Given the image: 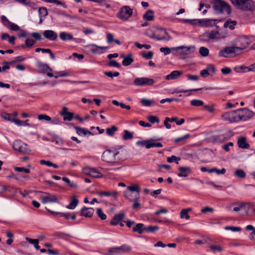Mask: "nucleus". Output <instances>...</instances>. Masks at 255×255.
Instances as JSON below:
<instances>
[{
    "mask_svg": "<svg viewBox=\"0 0 255 255\" xmlns=\"http://www.w3.org/2000/svg\"><path fill=\"white\" fill-rule=\"evenodd\" d=\"M35 43V41L32 39L27 38L25 41V43L18 45L16 47L17 48L24 49L26 47H31Z\"/></svg>",
    "mask_w": 255,
    "mask_h": 255,
    "instance_id": "nucleus-24",
    "label": "nucleus"
},
{
    "mask_svg": "<svg viewBox=\"0 0 255 255\" xmlns=\"http://www.w3.org/2000/svg\"><path fill=\"white\" fill-rule=\"evenodd\" d=\"M120 252L118 250V247L112 248L109 249L108 252V255H111L113 254H119Z\"/></svg>",
    "mask_w": 255,
    "mask_h": 255,
    "instance_id": "nucleus-64",
    "label": "nucleus"
},
{
    "mask_svg": "<svg viewBox=\"0 0 255 255\" xmlns=\"http://www.w3.org/2000/svg\"><path fill=\"white\" fill-rule=\"evenodd\" d=\"M97 194L100 197L112 196L116 199L118 193L117 191H114L113 192L110 191H99L97 192Z\"/></svg>",
    "mask_w": 255,
    "mask_h": 255,
    "instance_id": "nucleus-28",
    "label": "nucleus"
},
{
    "mask_svg": "<svg viewBox=\"0 0 255 255\" xmlns=\"http://www.w3.org/2000/svg\"><path fill=\"white\" fill-rule=\"evenodd\" d=\"M94 211L95 210L93 208L84 207L81 209L80 215L86 218H90L93 216Z\"/></svg>",
    "mask_w": 255,
    "mask_h": 255,
    "instance_id": "nucleus-16",
    "label": "nucleus"
},
{
    "mask_svg": "<svg viewBox=\"0 0 255 255\" xmlns=\"http://www.w3.org/2000/svg\"><path fill=\"white\" fill-rule=\"evenodd\" d=\"M133 138V134L131 132L128 130H124V134L123 135V139L125 140L130 139Z\"/></svg>",
    "mask_w": 255,
    "mask_h": 255,
    "instance_id": "nucleus-52",
    "label": "nucleus"
},
{
    "mask_svg": "<svg viewBox=\"0 0 255 255\" xmlns=\"http://www.w3.org/2000/svg\"><path fill=\"white\" fill-rule=\"evenodd\" d=\"M183 73V71L174 70L171 72L169 74L165 76L166 80H175L178 78Z\"/></svg>",
    "mask_w": 255,
    "mask_h": 255,
    "instance_id": "nucleus-18",
    "label": "nucleus"
},
{
    "mask_svg": "<svg viewBox=\"0 0 255 255\" xmlns=\"http://www.w3.org/2000/svg\"><path fill=\"white\" fill-rule=\"evenodd\" d=\"M98 216L102 220L107 218V215L103 212L101 208H98L96 211Z\"/></svg>",
    "mask_w": 255,
    "mask_h": 255,
    "instance_id": "nucleus-49",
    "label": "nucleus"
},
{
    "mask_svg": "<svg viewBox=\"0 0 255 255\" xmlns=\"http://www.w3.org/2000/svg\"><path fill=\"white\" fill-rule=\"evenodd\" d=\"M145 232L149 233H153L155 231H157L159 230V227L158 226H149L148 227H145Z\"/></svg>",
    "mask_w": 255,
    "mask_h": 255,
    "instance_id": "nucleus-51",
    "label": "nucleus"
},
{
    "mask_svg": "<svg viewBox=\"0 0 255 255\" xmlns=\"http://www.w3.org/2000/svg\"><path fill=\"white\" fill-rule=\"evenodd\" d=\"M199 53L202 56L206 57L209 55V50L205 47H201L199 49Z\"/></svg>",
    "mask_w": 255,
    "mask_h": 255,
    "instance_id": "nucleus-48",
    "label": "nucleus"
},
{
    "mask_svg": "<svg viewBox=\"0 0 255 255\" xmlns=\"http://www.w3.org/2000/svg\"><path fill=\"white\" fill-rule=\"evenodd\" d=\"M148 120L150 123L152 124L155 123H158L159 122V119L157 117L154 116H149L148 117Z\"/></svg>",
    "mask_w": 255,
    "mask_h": 255,
    "instance_id": "nucleus-59",
    "label": "nucleus"
},
{
    "mask_svg": "<svg viewBox=\"0 0 255 255\" xmlns=\"http://www.w3.org/2000/svg\"><path fill=\"white\" fill-rule=\"evenodd\" d=\"M145 227L143 224L138 223L133 228L132 231L133 232H137L139 234H142L143 232H145Z\"/></svg>",
    "mask_w": 255,
    "mask_h": 255,
    "instance_id": "nucleus-27",
    "label": "nucleus"
},
{
    "mask_svg": "<svg viewBox=\"0 0 255 255\" xmlns=\"http://www.w3.org/2000/svg\"><path fill=\"white\" fill-rule=\"evenodd\" d=\"M4 25L11 30L17 31L20 29V27L17 24L12 23L11 21H8V25H6L5 23Z\"/></svg>",
    "mask_w": 255,
    "mask_h": 255,
    "instance_id": "nucleus-42",
    "label": "nucleus"
},
{
    "mask_svg": "<svg viewBox=\"0 0 255 255\" xmlns=\"http://www.w3.org/2000/svg\"><path fill=\"white\" fill-rule=\"evenodd\" d=\"M154 83L153 79L146 77L136 78L133 81V84L137 86H151Z\"/></svg>",
    "mask_w": 255,
    "mask_h": 255,
    "instance_id": "nucleus-10",
    "label": "nucleus"
},
{
    "mask_svg": "<svg viewBox=\"0 0 255 255\" xmlns=\"http://www.w3.org/2000/svg\"><path fill=\"white\" fill-rule=\"evenodd\" d=\"M190 136L189 134H186L184 136L180 137H178L174 139V142L175 143H177L179 142H182L188 138Z\"/></svg>",
    "mask_w": 255,
    "mask_h": 255,
    "instance_id": "nucleus-55",
    "label": "nucleus"
},
{
    "mask_svg": "<svg viewBox=\"0 0 255 255\" xmlns=\"http://www.w3.org/2000/svg\"><path fill=\"white\" fill-rule=\"evenodd\" d=\"M38 119L39 120H45L46 121H50L51 120V118L49 116L44 114L39 115Z\"/></svg>",
    "mask_w": 255,
    "mask_h": 255,
    "instance_id": "nucleus-62",
    "label": "nucleus"
},
{
    "mask_svg": "<svg viewBox=\"0 0 255 255\" xmlns=\"http://www.w3.org/2000/svg\"><path fill=\"white\" fill-rule=\"evenodd\" d=\"M238 49L239 48L235 46L226 47L219 51V56L226 58L235 56L239 54Z\"/></svg>",
    "mask_w": 255,
    "mask_h": 255,
    "instance_id": "nucleus-5",
    "label": "nucleus"
},
{
    "mask_svg": "<svg viewBox=\"0 0 255 255\" xmlns=\"http://www.w3.org/2000/svg\"><path fill=\"white\" fill-rule=\"evenodd\" d=\"M210 250L214 253L221 252L223 251V248L220 246L211 245L209 247Z\"/></svg>",
    "mask_w": 255,
    "mask_h": 255,
    "instance_id": "nucleus-44",
    "label": "nucleus"
},
{
    "mask_svg": "<svg viewBox=\"0 0 255 255\" xmlns=\"http://www.w3.org/2000/svg\"><path fill=\"white\" fill-rule=\"evenodd\" d=\"M107 41L108 43H111L113 42H115L118 45H120L121 44V42L118 39H114V35L112 33H108L107 34Z\"/></svg>",
    "mask_w": 255,
    "mask_h": 255,
    "instance_id": "nucleus-30",
    "label": "nucleus"
},
{
    "mask_svg": "<svg viewBox=\"0 0 255 255\" xmlns=\"http://www.w3.org/2000/svg\"><path fill=\"white\" fill-rule=\"evenodd\" d=\"M38 68L41 73L46 74L49 77H53L54 75L51 73L52 69L47 64L40 63L38 65Z\"/></svg>",
    "mask_w": 255,
    "mask_h": 255,
    "instance_id": "nucleus-13",
    "label": "nucleus"
},
{
    "mask_svg": "<svg viewBox=\"0 0 255 255\" xmlns=\"http://www.w3.org/2000/svg\"><path fill=\"white\" fill-rule=\"evenodd\" d=\"M39 16L41 18L42 16H45L47 15L48 12L47 8L45 7H41L38 9Z\"/></svg>",
    "mask_w": 255,
    "mask_h": 255,
    "instance_id": "nucleus-50",
    "label": "nucleus"
},
{
    "mask_svg": "<svg viewBox=\"0 0 255 255\" xmlns=\"http://www.w3.org/2000/svg\"><path fill=\"white\" fill-rule=\"evenodd\" d=\"M140 103L142 106L147 107L150 106L152 104L154 103V101L146 99H142L140 101Z\"/></svg>",
    "mask_w": 255,
    "mask_h": 255,
    "instance_id": "nucleus-54",
    "label": "nucleus"
},
{
    "mask_svg": "<svg viewBox=\"0 0 255 255\" xmlns=\"http://www.w3.org/2000/svg\"><path fill=\"white\" fill-rule=\"evenodd\" d=\"M82 173L87 176L94 178H101L103 174L95 168L85 167L82 169Z\"/></svg>",
    "mask_w": 255,
    "mask_h": 255,
    "instance_id": "nucleus-8",
    "label": "nucleus"
},
{
    "mask_svg": "<svg viewBox=\"0 0 255 255\" xmlns=\"http://www.w3.org/2000/svg\"><path fill=\"white\" fill-rule=\"evenodd\" d=\"M14 170L17 172H24L26 173H29L30 172V170L29 169L26 168H24L23 167H21L15 166L14 167Z\"/></svg>",
    "mask_w": 255,
    "mask_h": 255,
    "instance_id": "nucleus-56",
    "label": "nucleus"
},
{
    "mask_svg": "<svg viewBox=\"0 0 255 255\" xmlns=\"http://www.w3.org/2000/svg\"><path fill=\"white\" fill-rule=\"evenodd\" d=\"M118 130V128L115 126H112L110 128L106 129V133L108 135L113 136L115 132Z\"/></svg>",
    "mask_w": 255,
    "mask_h": 255,
    "instance_id": "nucleus-41",
    "label": "nucleus"
},
{
    "mask_svg": "<svg viewBox=\"0 0 255 255\" xmlns=\"http://www.w3.org/2000/svg\"><path fill=\"white\" fill-rule=\"evenodd\" d=\"M213 5L214 10L219 13H225L229 14L231 12L230 5L222 0H214Z\"/></svg>",
    "mask_w": 255,
    "mask_h": 255,
    "instance_id": "nucleus-2",
    "label": "nucleus"
},
{
    "mask_svg": "<svg viewBox=\"0 0 255 255\" xmlns=\"http://www.w3.org/2000/svg\"><path fill=\"white\" fill-rule=\"evenodd\" d=\"M180 160V157H177L175 155H172L171 157H169L167 158V161L169 163H171V162H173L174 161H176V160H177L176 162L177 164L178 163V161Z\"/></svg>",
    "mask_w": 255,
    "mask_h": 255,
    "instance_id": "nucleus-58",
    "label": "nucleus"
},
{
    "mask_svg": "<svg viewBox=\"0 0 255 255\" xmlns=\"http://www.w3.org/2000/svg\"><path fill=\"white\" fill-rule=\"evenodd\" d=\"M136 194L133 192H126L125 193V197L129 201L131 202L134 201V199H135Z\"/></svg>",
    "mask_w": 255,
    "mask_h": 255,
    "instance_id": "nucleus-38",
    "label": "nucleus"
},
{
    "mask_svg": "<svg viewBox=\"0 0 255 255\" xmlns=\"http://www.w3.org/2000/svg\"><path fill=\"white\" fill-rule=\"evenodd\" d=\"M108 66L111 67H115L117 68H120L121 64L115 60H111L108 63Z\"/></svg>",
    "mask_w": 255,
    "mask_h": 255,
    "instance_id": "nucleus-61",
    "label": "nucleus"
},
{
    "mask_svg": "<svg viewBox=\"0 0 255 255\" xmlns=\"http://www.w3.org/2000/svg\"><path fill=\"white\" fill-rule=\"evenodd\" d=\"M65 183L69 187L72 188H77L78 186L77 184L71 181L69 178L65 177Z\"/></svg>",
    "mask_w": 255,
    "mask_h": 255,
    "instance_id": "nucleus-43",
    "label": "nucleus"
},
{
    "mask_svg": "<svg viewBox=\"0 0 255 255\" xmlns=\"http://www.w3.org/2000/svg\"><path fill=\"white\" fill-rule=\"evenodd\" d=\"M237 22L236 21L228 19L224 23V26L225 27H229L230 29L233 30L235 28V26Z\"/></svg>",
    "mask_w": 255,
    "mask_h": 255,
    "instance_id": "nucleus-37",
    "label": "nucleus"
},
{
    "mask_svg": "<svg viewBox=\"0 0 255 255\" xmlns=\"http://www.w3.org/2000/svg\"><path fill=\"white\" fill-rule=\"evenodd\" d=\"M128 189L129 190L128 192H135V193H138L139 194L140 193V187L138 184H133L132 185L128 187Z\"/></svg>",
    "mask_w": 255,
    "mask_h": 255,
    "instance_id": "nucleus-36",
    "label": "nucleus"
},
{
    "mask_svg": "<svg viewBox=\"0 0 255 255\" xmlns=\"http://www.w3.org/2000/svg\"><path fill=\"white\" fill-rule=\"evenodd\" d=\"M75 129H76L77 133L79 135H93V133L91 131H90L86 129L80 128L79 127H75Z\"/></svg>",
    "mask_w": 255,
    "mask_h": 255,
    "instance_id": "nucleus-25",
    "label": "nucleus"
},
{
    "mask_svg": "<svg viewBox=\"0 0 255 255\" xmlns=\"http://www.w3.org/2000/svg\"><path fill=\"white\" fill-rule=\"evenodd\" d=\"M68 109L65 107V121H71L74 118V113L67 111Z\"/></svg>",
    "mask_w": 255,
    "mask_h": 255,
    "instance_id": "nucleus-45",
    "label": "nucleus"
},
{
    "mask_svg": "<svg viewBox=\"0 0 255 255\" xmlns=\"http://www.w3.org/2000/svg\"><path fill=\"white\" fill-rule=\"evenodd\" d=\"M238 43L240 46H236L239 48L238 51L239 53L240 52L246 48L250 44V40L249 39L245 36H242L238 39Z\"/></svg>",
    "mask_w": 255,
    "mask_h": 255,
    "instance_id": "nucleus-14",
    "label": "nucleus"
},
{
    "mask_svg": "<svg viewBox=\"0 0 255 255\" xmlns=\"http://www.w3.org/2000/svg\"><path fill=\"white\" fill-rule=\"evenodd\" d=\"M234 174L235 176L240 178H244L246 176V172L242 169L236 170Z\"/></svg>",
    "mask_w": 255,
    "mask_h": 255,
    "instance_id": "nucleus-40",
    "label": "nucleus"
},
{
    "mask_svg": "<svg viewBox=\"0 0 255 255\" xmlns=\"http://www.w3.org/2000/svg\"><path fill=\"white\" fill-rule=\"evenodd\" d=\"M238 145L243 149H248L250 147V144L247 142L246 138L243 136L239 137Z\"/></svg>",
    "mask_w": 255,
    "mask_h": 255,
    "instance_id": "nucleus-21",
    "label": "nucleus"
},
{
    "mask_svg": "<svg viewBox=\"0 0 255 255\" xmlns=\"http://www.w3.org/2000/svg\"><path fill=\"white\" fill-rule=\"evenodd\" d=\"M154 17V12L151 9L148 10L143 15V18L147 21H151L153 19Z\"/></svg>",
    "mask_w": 255,
    "mask_h": 255,
    "instance_id": "nucleus-33",
    "label": "nucleus"
},
{
    "mask_svg": "<svg viewBox=\"0 0 255 255\" xmlns=\"http://www.w3.org/2000/svg\"><path fill=\"white\" fill-rule=\"evenodd\" d=\"M25 239L30 244L33 245L36 250H39L40 249V246L38 245L39 240L38 239H32L28 237H26Z\"/></svg>",
    "mask_w": 255,
    "mask_h": 255,
    "instance_id": "nucleus-39",
    "label": "nucleus"
},
{
    "mask_svg": "<svg viewBox=\"0 0 255 255\" xmlns=\"http://www.w3.org/2000/svg\"><path fill=\"white\" fill-rule=\"evenodd\" d=\"M12 147L14 150L22 154H28L30 150L27 147V144L23 143L20 140L14 141Z\"/></svg>",
    "mask_w": 255,
    "mask_h": 255,
    "instance_id": "nucleus-9",
    "label": "nucleus"
},
{
    "mask_svg": "<svg viewBox=\"0 0 255 255\" xmlns=\"http://www.w3.org/2000/svg\"><path fill=\"white\" fill-rule=\"evenodd\" d=\"M250 66L247 67L244 65L237 66L235 67L234 70L237 73L249 72Z\"/></svg>",
    "mask_w": 255,
    "mask_h": 255,
    "instance_id": "nucleus-35",
    "label": "nucleus"
},
{
    "mask_svg": "<svg viewBox=\"0 0 255 255\" xmlns=\"http://www.w3.org/2000/svg\"><path fill=\"white\" fill-rule=\"evenodd\" d=\"M219 34L218 31L216 30H212L211 32H206L204 34V35L207 37L208 40H213L215 39H218L219 37L218 35Z\"/></svg>",
    "mask_w": 255,
    "mask_h": 255,
    "instance_id": "nucleus-26",
    "label": "nucleus"
},
{
    "mask_svg": "<svg viewBox=\"0 0 255 255\" xmlns=\"http://www.w3.org/2000/svg\"><path fill=\"white\" fill-rule=\"evenodd\" d=\"M118 249L120 252L121 251L123 252H128L130 251L131 250V248L129 246H128V245H124L121 247H118Z\"/></svg>",
    "mask_w": 255,
    "mask_h": 255,
    "instance_id": "nucleus-57",
    "label": "nucleus"
},
{
    "mask_svg": "<svg viewBox=\"0 0 255 255\" xmlns=\"http://www.w3.org/2000/svg\"><path fill=\"white\" fill-rule=\"evenodd\" d=\"M191 211V208H189L187 209H182L180 214V217L181 219H186L187 220L189 219L190 216L188 214V212Z\"/></svg>",
    "mask_w": 255,
    "mask_h": 255,
    "instance_id": "nucleus-31",
    "label": "nucleus"
},
{
    "mask_svg": "<svg viewBox=\"0 0 255 255\" xmlns=\"http://www.w3.org/2000/svg\"><path fill=\"white\" fill-rule=\"evenodd\" d=\"M108 47L99 46L95 44L92 45V52L96 54H101L104 53L106 51V50L108 49Z\"/></svg>",
    "mask_w": 255,
    "mask_h": 255,
    "instance_id": "nucleus-23",
    "label": "nucleus"
},
{
    "mask_svg": "<svg viewBox=\"0 0 255 255\" xmlns=\"http://www.w3.org/2000/svg\"><path fill=\"white\" fill-rule=\"evenodd\" d=\"M70 203L66 206V208L69 209H74L76 208L79 203V200L76 195H72L69 198Z\"/></svg>",
    "mask_w": 255,
    "mask_h": 255,
    "instance_id": "nucleus-19",
    "label": "nucleus"
},
{
    "mask_svg": "<svg viewBox=\"0 0 255 255\" xmlns=\"http://www.w3.org/2000/svg\"><path fill=\"white\" fill-rule=\"evenodd\" d=\"M1 117L8 121L12 122L13 117H12V115L11 114H8L6 112H3L1 113Z\"/></svg>",
    "mask_w": 255,
    "mask_h": 255,
    "instance_id": "nucleus-47",
    "label": "nucleus"
},
{
    "mask_svg": "<svg viewBox=\"0 0 255 255\" xmlns=\"http://www.w3.org/2000/svg\"><path fill=\"white\" fill-rule=\"evenodd\" d=\"M217 21H218L217 19H206L205 20V24L207 25L213 26L216 24Z\"/></svg>",
    "mask_w": 255,
    "mask_h": 255,
    "instance_id": "nucleus-63",
    "label": "nucleus"
},
{
    "mask_svg": "<svg viewBox=\"0 0 255 255\" xmlns=\"http://www.w3.org/2000/svg\"><path fill=\"white\" fill-rule=\"evenodd\" d=\"M179 172L178 173L179 177H187L189 174L191 172V170L189 167H179L178 168Z\"/></svg>",
    "mask_w": 255,
    "mask_h": 255,
    "instance_id": "nucleus-22",
    "label": "nucleus"
},
{
    "mask_svg": "<svg viewBox=\"0 0 255 255\" xmlns=\"http://www.w3.org/2000/svg\"><path fill=\"white\" fill-rule=\"evenodd\" d=\"M243 209L245 214L249 216L255 215V208L254 203L243 202Z\"/></svg>",
    "mask_w": 255,
    "mask_h": 255,
    "instance_id": "nucleus-11",
    "label": "nucleus"
},
{
    "mask_svg": "<svg viewBox=\"0 0 255 255\" xmlns=\"http://www.w3.org/2000/svg\"><path fill=\"white\" fill-rule=\"evenodd\" d=\"M153 55V53L151 51H148L147 53L143 52L141 54L143 58H144L147 60L151 59Z\"/></svg>",
    "mask_w": 255,
    "mask_h": 255,
    "instance_id": "nucleus-53",
    "label": "nucleus"
},
{
    "mask_svg": "<svg viewBox=\"0 0 255 255\" xmlns=\"http://www.w3.org/2000/svg\"><path fill=\"white\" fill-rule=\"evenodd\" d=\"M239 122L246 121L254 116L255 113L248 108H244L237 110Z\"/></svg>",
    "mask_w": 255,
    "mask_h": 255,
    "instance_id": "nucleus-3",
    "label": "nucleus"
},
{
    "mask_svg": "<svg viewBox=\"0 0 255 255\" xmlns=\"http://www.w3.org/2000/svg\"><path fill=\"white\" fill-rule=\"evenodd\" d=\"M121 57L123 58L122 65L124 66H128L130 65L133 62L132 54L130 53L128 55H121Z\"/></svg>",
    "mask_w": 255,
    "mask_h": 255,
    "instance_id": "nucleus-17",
    "label": "nucleus"
},
{
    "mask_svg": "<svg viewBox=\"0 0 255 255\" xmlns=\"http://www.w3.org/2000/svg\"><path fill=\"white\" fill-rule=\"evenodd\" d=\"M132 13V9L130 8L129 6L125 5L120 8L117 13V17L123 21H126L131 16Z\"/></svg>",
    "mask_w": 255,
    "mask_h": 255,
    "instance_id": "nucleus-6",
    "label": "nucleus"
},
{
    "mask_svg": "<svg viewBox=\"0 0 255 255\" xmlns=\"http://www.w3.org/2000/svg\"><path fill=\"white\" fill-rule=\"evenodd\" d=\"M134 45L139 49L144 48L146 49H149L151 48V45L149 44H140L138 42H135Z\"/></svg>",
    "mask_w": 255,
    "mask_h": 255,
    "instance_id": "nucleus-60",
    "label": "nucleus"
},
{
    "mask_svg": "<svg viewBox=\"0 0 255 255\" xmlns=\"http://www.w3.org/2000/svg\"><path fill=\"white\" fill-rule=\"evenodd\" d=\"M125 213L124 212H120L118 214H115L111 220L110 224L112 226L118 225L120 222L124 221L123 220L125 219Z\"/></svg>",
    "mask_w": 255,
    "mask_h": 255,
    "instance_id": "nucleus-15",
    "label": "nucleus"
},
{
    "mask_svg": "<svg viewBox=\"0 0 255 255\" xmlns=\"http://www.w3.org/2000/svg\"><path fill=\"white\" fill-rule=\"evenodd\" d=\"M162 144L160 142H154L152 140H149L146 142L145 146L146 148H150L153 147H161Z\"/></svg>",
    "mask_w": 255,
    "mask_h": 255,
    "instance_id": "nucleus-29",
    "label": "nucleus"
},
{
    "mask_svg": "<svg viewBox=\"0 0 255 255\" xmlns=\"http://www.w3.org/2000/svg\"><path fill=\"white\" fill-rule=\"evenodd\" d=\"M232 3L239 9L246 11L255 10L254 2L252 0H230Z\"/></svg>",
    "mask_w": 255,
    "mask_h": 255,
    "instance_id": "nucleus-1",
    "label": "nucleus"
},
{
    "mask_svg": "<svg viewBox=\"0 0 255 255\" xmlns=\"http://www.w3.org/2000/svg\"><path fill=\"white\" fill-rule=\"evenodd\" d=\"M172 50H181V51L180 52V54L183 55H190L193 53H194L195 51V47L194 46H180L176 47H174L172 48Z\"/></svg>",
    "mask_w": 255,
    "mask_h": 255,
    "instance_id": "nucleus-12",
    "label": "nucleus"
},
{
    "mask_svg": "<svg viewBox=\"0 0 255 255\" xmlns=\"http://www.w3.org/2000/svg\"><path fill=\"white\" fill-rule=\"evenodd\" d=\"M139 199H140V194L138 193L136 194L135 199H134V201H131L133 202V204L132 205V208L135 210H137L140 208L141 204L139 203Z\"/></svg>",
    "mask_w": 255,
    "mask_h": 255,
    "instance_id": "nucleus-32",
    "label": "nucleus"
},
{
    "mask_svg": "<svg viewBox=\"0 0 255 255\" xmlns=\"http://www.w3.org/2000/svg\"><path fill=\"white\" fill-rule=\"evenodd\" d=\"M43 34L45 38L50 40L54 41L57 38V34L54 31L51 30H45Z\"/></svg>",
    "mask_w": 255,
    "mask_h": 255,
    "instance_id": "nucleus-20",
    "label": "nucleus"
},
{
    "mask_svg": "<svg viewBox=\"0 0 255 255\" xmlns=\"http://www.w3.org/2000/svg\"><path fill=\"white\" fill-rule=\"evenodd\" d=\"M190 105L192 106L200 107L204 105V102L200 100L194 99L191 101Z\"/></svg>",
    "mask_w": 255,
    "mask_h": 255,
    "instance_id": "nucleus-46",
    "label": "nucleus"
},
{
    "mask_svg": "<svg viewBox=\"0 0 255 255\" xmlns=\"http://www.w3.org/2000/svg\"><path fill=\"white\" fill-rule=\"evenodd\" d=\"M58 198L56 196H45L42 199L43 203L57 202Z\"/></svg>",
    "mask_w": 255,
    "mask_h": 255,
    "instance_id": "nucleus-34",
    "label": "nucleus"
},
{
    "mask_svg": "<svg viewBox=\"0 0 255 255\" xmlns=\"http://www.w3.org/2000/svg\"><path fill=\"white\" fill-rule=\"evenodd\" d=\"M119 153L117 149L106 150L102 155V160L108 163H114L116 160V156Z\"/></svg>",
    "mask_w": 255,
    "mask_h": 255,
    "instance_id": "nucleus-4",
    "label": "nucleus"
},
{
    "mask_svg": "<svg viewBox=\"0 0 255 255\" xmlns=\"http://www.w3.org/2000/svg\"><path fill=\"white\" fill-rule=\"evenodd\" d=\"M222 118L223 120L230 123L239 122L237 110L226 112L222 114Z\"/></svg>",
    "mask_w": 255,
    "mask_h": 255,
    "instance_id": "nucleus-7",
    "label": "nucleus"
}]
</instances>
